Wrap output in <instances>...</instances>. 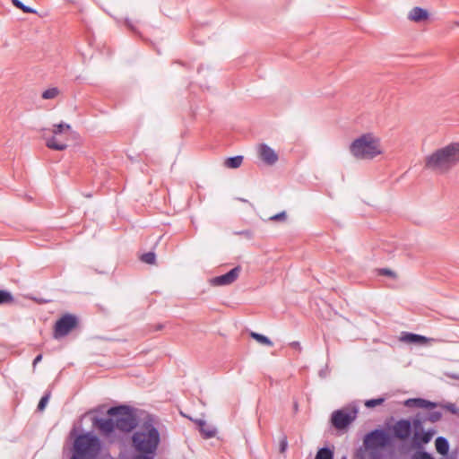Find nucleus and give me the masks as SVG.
Masks as SVG:
<instances>
[{"mask_svg":"<svg viewBox=\"0 0 459 459\" xmlns=\"http://www.w3.org/2000/svg\"><path fill=\"white\" fill-rule=\"evenodd\" d=\"M290 346L296 350H299L300 351L301 350V346H300V343L299 342H293L290 343Z\"/></svg>","mask_w":459,"mask_h":459,"instance_id":"72a5a7b5","label":"nucleus"},{"mask_svg":"<svg viewBox=\"0 0 459 459\" xmlns=\"http://www.w3.org/2000/svg\"><path fill=\"white\" fill-rule=\"evenodd\" d=\"M153 456L154 455H150L140 453L139 455L134 456L132 459H153Z\"/></svg>","mask_w":459,"mask_h":459,"instance_id":"7c9ffc66","label":"nucleus"},{"mask_svg":"<svg viewBox=\"0 0 459 459\" xmlns=\"http://www.w3.org/2000/svg\"><path fill=\"white\" fill-rule=\"evenodd\" d=\"M393 429L396 437L401 440H405L411 434V424L407 420H401L394 424Z\"/></svg>","mask_w":459,"mask_h":459,"instance_id":"4468645a","label":"nucleus"},{"mask_svg":"<svg viewBox=\"0 0 459 459\" xmlns=\"http://www.w3.org/2000/svg\"><path fill=\"white\" fill-rule=\"evenodd\" d=\"M242 162H243V156L239 155V156L228 158L224 161V165L230 169H237L241 166Z\"/></svg>","mask_w":459,"mask_h":459,"instance_id":"aec40b11","label":"nucleus"},{"mask_svg":"<svg viewBox=\"0 0 459 459\" xmlns=\"http://www.w3.org/2000/svg\"><path fill=\"white\" fill-rule=\"evenodd\" d=\"M357 414L355 407H344L332 413L331 422L335 429H344L356 420Z\"/></svg>","mask_w":459,"mask_h":459,"instance_id":"0eeeda50","label":"nucleus"},{"mask_svg":"<svg viewBox=\"0 0 459 459\" xmlns=\"http://www.w3.org/2000/svg\"><path fill=\"white\" fill-rule=\"evenodd\" d=\"M411 459H435L430 454L424 451H417L411 455Z\"/></svg>","mask_w":459,"mask_h":459,"instance_id":"393cba45","label":"nucleus"},{"mask_svg":"<svg viewBox=\"0 0 459 459\" xmlns=\"http://www.w3.org/2000/svg\"><path fill=\"white\" fill-rule=\"evenodd\" d=\"M108 414L115 417L116 427L119 431L129 432L136 426L135 418L126 406L112 407L108 409Z\"/></svg>","mask_w":459,"mask_h":459,"instance_id":"423d86ee","label":"nucleus"},{"mask_svg":"<svg viewBox=\"0 0 459 459\" xmlns=\"http://www.w3.org/2000/svg\"><path fill=\"white\" fill-rule=\"evenodd\" d=\"M42 359V355H38L33 360V367H35Z\"/></svg>","mask_w":459,"mask_h":459,"instance_id":"c9c22d12","label":"nucleus"},{"mask_svg":"<svg viewBox=\"0 0 459 459\" xmlns=\"http://www.w3.org/2000/svg\"><path fill=\"white\" fill-rule=\"evenodd\" d=\"M13 4H14L17 8H19V9L22 10V11H23L24 13H35V11H34L32 8H30V7H29V6L24 5V4H23L21 1H19V0H13Z\"/></svg>","mask_w":459,"mask_h":459,"instance_id":"a878e982","label":"nucleus"},{"mask_svg":"<svg viewBox=\"0 0 459 459\" xmlns=\"http://www.w3.org/2000/svg\"><path fill=\"white\" fill-rule=\"evenodd\" d=\"M286 217H287L286 212H280L278 214H275V215L272 216L270 218V220H272V221H285Z\"/></svg>","mask_w":459,"mask_h":459,"instance_id":"c756f323","label":"nucleus"},{"mask_svg":"<svg viewBox=\"0 0 459 459\" xmlns=\"http://www.w3.org/2000/svg\"><path fill=\"white\" fill-rule=\"evenodd\" d=\"M384 402V399L383 398H377V399H371V400H368L366 403H365V405L368 407V408H373L375 406H377V405H380L382 404Z\"/></svg>","mask_w":459,"mask_h":459,"instance_id":"c85d7f7f","label":"nucleus"},{"mask_svg":"<svg viewBox=\"0 0 459 459\" xmlns=\"http://www.w3.org/2000/svg\"><path fill=\"white\" fill-rule=\"evenodd\" d=\"M459 164V141L434 150L424 159V167L437 175H446Z\"/></svg>","mask_w":459,"mask_h":459,"instance_id":"f257e3e1","label":"nucleus"},{"mask_svg":"<svg viewBox=\"0 0 459 459\" xmlns=\"http://www.w3.org/2000/svg\"><path fill=\"white\" fill-rule=\"evenodd\" d=\"M356 160H372L384 154L381 138L374 133H366L355 138L349 147Z\"/></svg>","mask_w":459,"mask_h":459,"instance_id":"f03ea898","label":"nucleus"},{"mask_svg":"<svg viewBox=\"0 0 459 459\" xmlns=\"http://www.w3.org/2000/svg\"><path fill=\"white\" fill-rule=\"evenodd\" d=\"M93 425L99 429L100 433L108 439V441L115 442L118 438L115 420L95 418Z\"/></svg>","mask_w":459,"mask_h":459,"instance_id":"9d476101","label":"nucleus"},{"mask_svg":"<svg viewBox=\"0 0 459 459\" xmlns=\"http://www.w3.org/2000/svg\"><path fill=\"white\" fill-rule=\"evenodd\" d=\"M447 409L452 411L453 413H456L457 412V408L455 404L453 403H450L449 405H447Z\"/></svg>","mask_w":459,"mask_h":459,"instance_id":"473e14b6","label":"nucleus"},{"mask_svg":"<svg viewBox=\"0 0 459 459\" xmlns=\"http://www.w3.org/2000/svg\"><path fill=\"white\" fill-rule=\"evenodd\" d=\"M72 132L69 124L61 122L53 125L51 129H43V138L46 140V145L52 150L64 151L67 148L66 141Z\"/></svg>","mask_w":459,"mask_h":459,"instance_id":"39448f33","label":"nucleus"},{"mask_svg":"<svg viewBox=\"0 0 459 459\" xmlns=\"http://www.w3.org/2000/svg\"><path fill=\"white\" fill-rule=\"evenodd\" d=\"M141 259L146 264H152L155 262V254L152 252L145 253L142 255Z\"/></svg>","mask_w":459,"mask_h":459,"instance_id":"bb28decb","label":"nucleus"},{"mask_svg":"<svg viewBox=\"0 0 459 459\" xmlns=\"http://www.w3.org/2000/svg\"><path fill=\"white\" fill-rule=\"evenodd\" d=\"M404 404L407 407H418L424 409H432L436 406L434 403L421 398L408 399L405 401Z\"/></svg>","mask_w":459,"mask_h":459,"instance_id":"f3484780","label":"nucleus"},{"mask_svg":"<svg viewBox=\"0 0 459 459\" xmlns=\"http://www.w3.org/2000/svg\"><path fill=\"white\" fill-rule=\"evenodd\" d=\"M436 450L438 454L442 455H446L449 450L448 441L443 437H438L435 441Z\"/></svg>","mask_w":459,"mask_h":459,"instance_id":"6ab92c4d","label":"nucleus"},{"mask_svg":"<svg viewBox=\"0 0 459 459\" xmlns=\"http://www.w3.org/2000/svg\"><path fill=\"white\" fill-rule=\"evenodd\" d=\"M401 341L408 343L425 344L430 340L425 336L419 335L416 333H404L401 337Z\"/></svg>","mask_w":459,"mask_h":459,"instance_id":"a211bd4d","label":"nucleus"},{"mask_svg":"<svg viewBox=\"0 0 459 459\" xmlns=\"http://www.w3.org/2000/svg\"><path fill=\"white\" fill-rule=\"evenodd\" d=\"M77 325V318L74 315L63 316L55 325L54 338L59 339L67 335Z\"/></svg>","mask_w":459,"mask_h":459,"instance_id":"1a4fd4ad","label":"nucleus"},{"mask_svg":"<svg viewBox=\"0 0 459 459\" xmlns=\"http://www.w3.org/2000/svg\"><path fill=\"white\" fill-rule=\"evenodd\" d=\"M60 93V91L56 87L49 88L42 92V99L52 100L56 98Z\"/></svg>","mask_w":459,"mask_h":459,"instance_id":"4be33fe9","label":"nucleus"},{"mask_svg":"<svg viewBox=\"0 0 459 459\" xmlns=\"http://www.w3.org/2000/svg\"><path fill=\"white\" fill-rule=\"evenodd\" d=\"M132 443L137 452L154 455L160 443V433L152 424L145 423L134 433Z\"/></svg>","mask_w":459,"mask_h":459,"instance_id":"7ed1b4c3","label":"nucleus"},{"mask_svg":"<svg viewBox=\"0 0 459 459\" xmlns=\"http://www.w3.org/2000/svg\"><path fill=\"white\" fill-rule=\"evenodd\" d=\"M13 302V296L8 290H0V305L11 304Z\"/></svg>","mask_w":459,"mask_h":459,"instance_id":"5701e85b","label":"nucleus"},{"mask_svg":"<svg viewBox=\"0 0 459 459\" xmlns=\"http://www.w3.org/2000/svg\"><path fill=\"white\" fill-rule=\"evenodd\" d=\"M195 423L199 426V430L204 438H211L216 435V428L207 424L206 421L203 420H196Z\"/></svg>","mask_w":459,"mask_h":459,"instance_id":"dca6fc26","label":"nucleus"},{"mask_svg":"<svg viewBox=\"0 0 459 459\" xmlns=\"http://www.w3.org/2000/svg\"><path fill=\"white\" fill-rule=\"evenodd\" d=\"M381 274L383 275H387V276H390V277H394V273L392 272L391 270L389 269H382L380 271Z\"/></svg>","mask_w":459,"mask_h":459,"instance_id":"2f4dec72","label":"nucleus"},{"mask_svg":"<svg viewBox=\"0 0 459 459\" xmlns=\"http://www.w3.org/2000/svg\"><path fill=\"white\" fill-rule=\"evenodd\" d=\"M101 448L100 439L91 434L79 435L74 442L72 459H94Z\"/></svg>","mask_w":459,"mask_h":459,"instance_id":"20e7f679","label":"nucleus"},{"mask_svg":"<svg viewBox=\"0 0 459 459\" xmlns=\"http://www.w3.org/2000/svg\"><path fill=\"white\" fill-rule=\"evenodd\" d=\"M342 459H347V458L344 456V457H342Z\"/></svg>","mask_w":459,"mask_h":459,"instance_id":"4c0bfd02","label":"nucleus"},{"mask_svg":"<svg viewBox=\"0 0 459 459\" xmlns=\"http://www.w3.org/2000/svg\"><path fill=\"white\" fill-rule=\"evenodd\" d=\"M240 270V267L237 266L223 275L212 278L211 283L214 286L230 285L238 278Z\"/></svg>","mask_w":459,"mask_h":459,"instance_id":"ddd939ff","label":"nucleus"},{"mask_svg":"<svg viewBox=\"0 0 459 459\" xmlns=\"http://www.w3.org/2000/svg\"><path fill=\"white\" fill-rule=\"evenodd\" d=\"M49 398H50V393H47L44 396L41 397V399L39 403V405H38L39 411H43L46 408Z\"/></svg>","mask_w":459,"mask_h":459,"instance_id":"cd10ccee","label":"nucleus"},{"mask_svg":"<svg viewBox=\"0 0 459 459\" xmlns=\"http://www.w3.org/2000/svg\"><path fill=\"white\" fill-rule=\"evenodd\" d=\"M250 336L255 340L258 343L264 345V346H273V342L266 337L265 335H263L261 333H255V332H250Z\"/></svg>","mask_w":459,"mask_h":459,"instance_id":"412c9836","label":"nucleus"},{"mask_svg":"<svg viewBox=\"0 0 459 459\" xmlns=\"http://www.w3.org/2000/svg\"><path fill=\"white\" fill-rule=\"evenodd\" d=\"M438 418H439V415H436V414H434V415L432 416V420H437Z\"/></svg>","mask_w":459,"mask_h":459,"instance_id":"e433bc0d","label":"nucleus"},{"mask_svg":"<svg viewBox=\"0 0 459 459\" xmlns=\"http://www.w3.org/2000/svg\"><path fill=\"white\" fill-rule=\"evenodd\" d=\"M412 427L414 430L413 442L416 446H420L422 444H428L435 434L434 430L424 431L421 420L414 419L412 420Z\"/></svg>","mask_w":459,"mask_h":459,"instance_id":"9b49d317","label":"nucleus"},{"mask_svg":"<svg viewBox=\"0 0 459 459\" xmlns=\"http://www.w3.org/2000/svg\"><path fill=\"white\" fill-rule=\"evenodd\" d=\"M258 157L267 165H273L278 161L277 152L266 143H260L256 147Z\"/></svg>","mask_w":459,"mask_h":459,"instance_id":"f8f14e48","label":"nucleus"},{"mask_svg":"<svg viewBox=\"0 0 459 459\" xmlns=\"http://www.w3.org/2000/svg\"><path fill=\"white\" fill-rule=\"evenodd\" d=\"M408 19L413 22L420 23L427 22L429 19V13L428 10L421 7H413L408 13Z\"/></svg>","mask_w":459,"mask_h":459,"instance_id":"2eb2a0df","label":"nucleus"},{"mask_svg":"<svg viewBox=\"0 0 459 459\" xmlns=\"http://www.w3.org/2000/svg\"><path fill=\"white\" fill-rule=\"evenodd\" d=\"M389 442V435L382 429L373 430L364 437V446L368 449L382 448L386 446Z\"/></svg>","mask_w":459,"mask_h":459,"instance_id":"6e6552de","label":"nucleus"},{"mask_svg":"<svg viewBox=\"0 0 459 459\" xmlns=\"http://www.w3.org/2000/svg\"><path fill=\"white\" fill-rule=\"evenodd\" d=\"M315 459H333V452L328 448H321L317 451Z\"/></svg>","mask_w":459,"mask_h":459,"instance_id":"b1692460","label":"nucleus"},{"mask_svg":"<svg viewBox=\"0 0 459 459\" xmlns=\"http://www.w3.org/2000/svg\"><path fill=\"white\" fill-rule=\"evenodd\" d=\"M287 447V440L284 438L281 442V452H284L285 449Z\"/></svg>","mask_w":459,"mask_h":459,"instance_id":"f704fd0d","label":"nucleus"}]
</instances>
